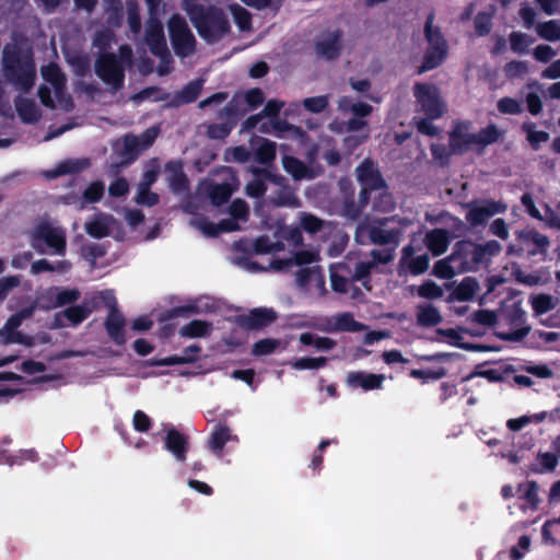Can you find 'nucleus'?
I'll return each mask as SVG.
<instances>
[{"label": "nucleus", "instance_id": "nucleus-21", "mask_svg": "<svg viewBox=\"0 0 560 560\" xmlns=\"http://www.w3.org/2000/svg\"><path fill=\"white\" fill-rule=\"evenodd\" d=\"M451 235L446 229H433L424 236V244L433 256L444 254L450 245Z\"/></svg>", "mask_w": 560, "mask_h": 560}, {"label": "nucleus", "instance_id": "nucleus-24", "mask_svg": "<svg viewBox=\"0 0 560 560\" xmlns=\"http://www.w3.org/2000/svg\"><path fill=\"white\" fill-rule=\"evenodd\" d=\"M203 82L205 81L202 79H196L188 82L179 92L173 96L172 101L170 102V106L177 107L183 104H190L197 101L202 91Z\"/></svg>", "mask_w": 560, "mask_h": 560}, {"label": "nucleus", "instance_id": "nucleus-6", "mask_svg": "<svg viewBox=\"0 0 560 560\" xmlns=\"http://www.w3.org/2000/svg\"><path fill=\"white\" fill-rule=\"evenodd\" d=\"M413 94L421 110L430 119H439L445 112V105L440 96L439 89L433 84L416 83Z\"/></svg>", "mask_w": 560, "mask_h": 560}, {"label": "nucleus", "instance_id": "nucleus-3", "mask_svg": "<svg viewBox=\"0 0 560 560\" xmlns=\"http://www.w3.org/2000/svg\"><path fill=\"white\" fill-rule=\"evenodd\" d=\"M508 433L502 440L490 439L488 446L493 451L492 454L500 457L509 465L515 466L525 458V434L520 433L525 428V415L509 419L506 421Z\"/></svg>", "mask_w": 560, "mask_h": 560}, {"label": "nucleus", "instance_id": "nucleus-38", "mask_svg": "<svg viewBox=\"0 0 560 560\" xmlns=\"http://www.w3.org/2000/svg\"><path fill=\"white\" fill-rule=\"evenodd\" d=\"M92 306L88 305H72L63 311V316L73 325H79L85 320L96 307L95 302Z\"/></svg>", "mask_w": 560, "mask_h": 560}, {"label": "nucleus", "instance_id": "nucleus-48", "mask_svg": "<svg viewBox=\"0 0 560 560\" xmlns=\"http://www.w3.org/2000/svg\"><path fill=\"white\" fill-rule=\"evenodd\" d=\"M105 191V186L101 180H96L91 183L83 191V200L84 203H95L98 202Z\"/></svg>", "mask_w": 560, "mask_h": 560}, {"label": "nucleus", "instance_id": "nucleus-52", "mask_svg": "<svg viewBox=\"0 0 560 560\" xmlns=\"http://www.w3.org/2000/svg\"><path fill=\"white\" fill-rule=\"evenodd\" d=\"M417 294L423 299L435 300L443 296V290L434 281L427 280L418 287Z\"/></svg>", "mask_w": 560, "mask_h": 560}, {"label": "nucleus", "instance_id": "nucleus-9", "mask_svg": "<svg viewBox=\"0 0 560 560\" xmlns=\"http://www.w3.org/2000/svg\"><path fill=\"white\" fill-rule=\"evenodd\" d=\"M278 314L273 308L256 307L247 314H241L235 317L236 324L246 330L264 329L276 322Z\"/></svg>", "mask_w": 560, "mask_h": 560}, {"label": "nucleus", "instance_id": "nucleus-15", "mask_svg": "<svg viewBox=\"0 0 560 560\" xmlns=\"http://www.w3.org/2000/svg\"><path fill=\"white\" fill-rule=\"evenodd\" d=\"M342 50V32L335 30L315 43L316 54L326 60H336Z\"/></svg>", "mask_w": 560, "mask_h": 560}, {"label": "nucleus", "instance_id": "nucleus-47", "mask_svg": "<svg viewBox=\"0 0 560 560\" xmlns=\"http://www.w3.org/2000/svg\"><path fill=\"white\" fill-rule=\"evenodd\" d=\"M532 307L536 315H542L548 313L555 307V301L551 295L548 294H538L532 298L530 300Z\"/></svg>", "mask_w": 560, "mask_h": 560}, {"label": "nucleus", "instance_id": "nucleus-11", "mask_svg": "<svg viewBox=\"0 0 560 560\" xmlns=\"http://www.w3.org/2000/svg\"><path fill=\"white\" fill-rule=\"evenodd\" d=\"M164 448L170 452L176 462L185 463L189 450V438L178 431L175 427L165 430L163 438Z\"/></svg>", "mask_w": 560, "mask_h": 560}, {"label": "nucleus", "instance_id": "nucleus-58", "mask_svg": "<svg viewBox=\"0 0 560 560\" xmlns=\"http://www.w3.org/2000/svg\"><path fill=\"white\" fill-rule=\"evenodd\" d=\"M160 197L148 187H139L136 202L141 206L153 207L159 203Z\"/></svg>", "mask_w": 560, "mask_h": 560}, {"label": "nucleus", "instance_id": "nucleus-64", "mask_svg": "<svg viewBox=\"0 0 560 560\" xmlns=\"http://www.w3.org/2000/svg\"><path fill=\"white\" fill-rule=\"evenodd\" d=\"M498 109L502 114L515 115V114L522 113V107H521L520 102H517L516 100H514L512 97H502L498 102Z\"/></svg>", "mask_w": 560, "mask_h": 560}, {"label": "nucleus", "instance_id": "nucleus-53", "mask_svg": "<svg viewBox=\"0 0 560 560\" xmlns=\"http://www.w3.org/2000/svg\"><path fill=\"white\" fill-rule=\"evenodd\" d=\"M537 32L541 38L547 40L560 39V25L556 21H547L539 23Z\"/></svg>", "mask_w": 560, "mask_h": 560}, {"label": "nucleus", "instance_id": "nucleus-44", "mask_svg": "<svg viewBox=\"0 0 560 560\" xmlns=\"http://www.w3.org/2000/svg\"><path fill=\"white\" fill-rule=\"evenodd\" d=\"M328 362V359L326 357H318V358H312V357H303L299 358L295 361L291 363V366L294 370H315L320 369L325 366Z\"/></svg>", "mask_w": 560, "mask_h": 560}, {"label": "nucleus", "instance_id": "nucleus-31", "mask_svg": "<svg viewBox=\"0 0 560 560\" xmlns=\"http://www.w3.org/2000/svg\"><path fill=\"white\" fill-rule=\"evenodd\" d=\"M91 161L88 158L83 159H69L60 162L52 171L51 176L58 177L67 174H78L89 168Z\"/></svg>", "mask_w": 560, "mask_h": 560}, {"label": "nucleus", "instance_id": "nucleus-30", "mask_svg": "<svg viewBox=\"0 0 560 560\" xmlns=\"http://www.w3.org/2000/svg\"><path fill=\"white\" fill-rule=\"evenodd\" d=\"M434 14L430 13L424 23V36L428 47H439L448 50V45L440 27L433 26Z\"/></svg>", "mask_w": 560, "mask_h": 560}, {"label": "nucleus", "instance_id": "nucleus-46", "mask_svg": "<svg viewBox=\"0 0 560 560\" xmlns=\"http://www.w3.org/2000/svg\"><path fill=\"white\" fill-rule=\"evenodd\" d=\"M280 340L273 338H264L256 341L253 346L252 353L256 357L273 353L280 347Z\"/></svg>", "mask_w": 560, "mask_h": 560}, {"label": "nucleus", "instance_id": "nucleus-19", "mask_svg": "<svg viewBox=\"0 0 560 560\" xmlns=\"http://www.w3.org/2000/svg\"><path fill=\"white\" fill-rule=\"evenodd\" d=\"M165 171L168 173V185L173 192L182 194L189 189V180L184 172L182 161L173 160L167 162Z\"/></svg>", "mask_w": 560, "mask_h": 560}, {"label": "nucleus", "instance_id": "nucleus-45", "mask_svg": "<svg viewBox=\"0 0 560 560\" xmlns=\"http://www.w3.org/2000/svg\"><path fill=\"white\" fill-rule=\"evenodd\" d=\"M430 258L428 254H422L409 259L405 266V273L410 272L412 276L424 273L429 269Z\"/></svg>", "mask_w": 560, "mask_h": 560}, {"label": "nucleus", "instance_id": "nucleus-28", "mask_svg": "<svg viewBox=\"0 0 560 560\" xmlns=\"http://www.w3.org/2000/svg\"><path fill=\"white\" fill-rule=\"evenodd\" d=\"M231 440H237L233 436L226 424H218L208 441L209 448L217 455H221L225 444Z\"/></svg>", "mask_w": 560, "mask_h": 560}, {"label": "nucleus", "instance_id": "nucleus-32", "mask_svg": "<svg viewBox=\"0 0 560 560\" xmlns=\"http://www.w3.org/2000/svg\"><path fill=\"white\" fill-rule=\"evenodd\" d=\"M142 151L140 139L133 135H126L124 137L122 148L119 151V156L122 159L124 164L135 162Z\"/></svg>", "mask_w": 560, "mask_h": 560}, {"label": "nucleus", "instance_id": "nucleus-57", "mask_svg": "<svg viewBox=\"0 0 560 560\" xmlns=\"http://www.w3.org/2000/svg\"><path fill=\"white\" fill-rule=\"evenodd\" d=\"M328 103L329 102L327 95H319L305 98L303 101V106L311 113L319 114L327 108Z\"/></svg>", "mask_w": 560, "mask_h": 560}, {"label": "nucleus", "instance_id": "nucleus-42", "mask_svg": "<svg viewBox=\"0 0 560 560\" xmlns=\"http://www.w3.org/2000/svg\"><path fill=\"white\" fill-rule=\"evenodd\" d=\"M500 137V132L495 125H489L482 128L479 132L472 133L470 140L474 141V144L478 145H488L498 141Z\"/></svg>", "mask_w": 560, "mask_h": 560}, {"label": "nucleus", "instance_id": "nucleus-54", "mask_svg": "<svg viewBox=\"0 0 560 560\" xmlns=\"http://www.w3.org/2000/svg\"><path fill=\"white\" fill-rule=\"evenodd\" d=\"M233 130L230 124L225 122H213L207 126V137L213 140L225 139Z\"/></svg>", "mask_w": 560, "mask_h": 560}, {"label": "nucleus", "instance_id": "nucleus-17", "mask_svg": "<svg viewBox=\"0 0 560 560\" xmlns=\"http://www.w3.org/2000/svg\"><path fill=\"white\" fill-rule=\"evenodd\" d=\"M104 326L107 335L114 341L115 345L124 346L126 343V318L119 310L108 311Z\"/></svg>", "mask_w": 560, "mask_h": 560}, {"label": "nucleus", "instance_id": "nucleus-27", "mask_svg": "<svg viewBox=\"0 0 560 560\" xmlns=\"http://www.w3.org/2000/svg\"><path fill=\"white\" fill-rule=\"evenodd\" d=\"M401 232L399 229L386 230L381 226H371L369 238L375 245H398Z\"/></svg>", "mask_w": 560, "mask_h": 560}, {"label": "nucleus", "instance_id": "nucleus-23", "mask_svg": "<svg viewBox=\"0 0 560 560\" xmlns=\"http://www.w3.org/2000/svg\"><path fill=\"white\" fill-rule=\"evenodd\" d=\"M14 105L20 119L25 124H36L42 117V112L33 98L18 96Z\"/></svg>", "mask_w": 560, "mask_h": 560}, {"label": "nucleus", "instance_id": "nucleus-1", "mask_svg": "<svg viewBox=\"0 0 560 560\" xmlns=\"http://www.w3.org/2000/svg\"><path fill=\"white\" fill-rule=\"evenodd\" d=\"M184 9L199 36L208 44L220 42L231 32L225 12L217 5H203L192 0H186Z\"/></svg>", "mask_w": 560, "mask_h": 560}, {"label": "nucleus", "instance_id": "nucleus-60", "mask_svg": "<svg viewBox=\"0 0 560 560\" xmlns=\"http://www.w3.org/2000/svg\"><path fill=\"white\" fill-rule=\"evenodd\" d=\"M229 212L234 219L246 221L248 219L249 208L244 200L234 199L230 205Z\"/></svg>", "mask_w": 560, "mask_h": 560}, {"label": "nucleus", "instance_id": "nucleus-59", "mask_svg": "<svg viewBox=\"0 0 560 560\" xmlns=\"http://www.w3.org/2000/svg\"><path fill=\"white\" fill-rule=\"evenodd\" d=\"M471 320L482 326H494L498 316L491 310H478L471 314Z\"/></svg>", "mask_w": 560, "mask_h": 560}, {"label": "nucleus", "instance_id": "nucleus-43", "mask_svg": "<svg viewBox=\"0 0 560 560\" xmlns=\"http://www.w3.org/2000/svg\"><path fill=\"white\" fill-rule=\"evenodd\" d=\"M70 262L68 260H60L56 265L51 264L45 258L34 261L31 266V272L38 275L44 271H67L70 269Z\"/></svg>", "mask_w": 560, "mask_h": 560}, {"label": "nucleus", "instance_id": "nucleus-2", "mask_svg": "<svg viewBox=\"0 0 560 560\" xmlns=\"http://www.w3.org/2000/svg\"><path fill=\"white\" fill-rule=\"evenodd\" d=\"M2 67L5 79L15 88L28 92L34 86L36 67L31 49L23 50L7 44L2 51Z\"/></svg>", "mask_w": 560, "mask_h": 560}, {"label": "nucleus", "instance_id": "nucleus-14", "mask_svg": "<svg viewBox=\"0 0 560 560\" xmlns=\"http://www.w3.org/2000/svg\"><path fill=\"white\" fill-rule=\"evenodd\" d=\"M254 179L247 183L245 187V192L250 198H260L267 191L266 180L280 184L283 179L282 176L275 174L268 168H254L253 170Z\"/></svg>", "mask_w": 560, "mask_h": 560}, {"label": "nucleus", "instance_id": "nucleus-8", "mask_svg": "<svg viewBox=\"0 0 560 560\" xmlns=\"http://www.w3.org/2000/svg\"><path fill=\"white\" fill-rule=\"evenodd\" d=\"M144 40L153 56L160 58L163 63L172 62V56L166 45L163 25L156 16L149 18Z\"/></svg>", "mask_w": 560, "mask_h": 560}, {"label": "nucleus", "instance_id": "nucleus-63", "mask_svg": "<svg viewBox=\"0 0 560 560\" xmlns=\"http://www.w3.org/2000/svg\"><path fill=\"white\" fill-rule=\"evenodd\" d=\"M80 299L78 289H62L56 295V306H63L77 302Z\"/></svg>", "mask_w": 560, "mask_h": 560}, {"label": "nucleus", "instance_id": "nucleus-56", "mask_svg": "<svg viewBox=\"0 0 560 560\" xmlns=\"http://www.w3.org/2000/svg\"><path fill=\"white\" fill-rule=\"evenodd\" d=\"M234 21L241 31H248L252 28V14L241 5L232 7Z\"/></svg>", "mask_w": 560, "mask_h": 560}, {"label": "nucleus", "instance_id": "nucleus-36", "mask_svg": "<svg viewBox=\"0 0 560 560\" xmlns=\"http://www.w3.org/2000/svg\"><path fill=\"white\" fill-rule=\"evenodd\" d=\"M471 242L458 241L453 247V252L450 255V259H453L455 264H463L464 272L470 269L471 259Z\"/></svg>", "mask_w": 560, "mask_h": 560}, {"label": "nucleus", "instance_id": "nucleus-20", "mask_svg": "<svg viewBox=\"0 0 560 560\" xmlns=\"http://www.w3.org/2000/svg\"><path fill=\"white\" fill-rule=\"evenodd\" d=\"M384 378L385 377L383 374H373L358 371L350 372L348 374L347 383L352 388L361 387L366 392L381 388Z\"/></svg>", "mask_w": 560, "mask_h": 560}, {"label": "nucleus", "instance_id": "nucleus-37", "mask_svg": "<svg viewBox=\"0 0 560 560\" xmlns=\"http://www.w3.org/2000/svg\"><path fill=\"white\" fill-rule=\"evenodd\" d=\"M277 154V147L273 141H270L265 138L259 139V145L255 150V160L259 164H270Z\"/></svg>", "mask_w": 560, "mask_h": 560}, {"label": "nucleus", "instance_id": "nucleus-12", "mask_svg": "<svg viewBox=\"0 0 560 560\" xmlns=\"http://www.w3.org/2000/svg\"><path fill=\"white\" fill-rule=\"evenodd\" d=\"M357 178L361 186L374 190L387 189V184L383 178L380 170L375 166L371 159L363 160L357 166Z\"/></svg>", "mask_w": 560, "mask_h": 560}, {"label": "nucleus", "instance_id": "nucleus-22", "mask_svg": "<svg viewBox=\"0 0 560 560\" xmlns=\"http://www.w3.org/2000/svg\"><path fill=\"white\" fill-rule=\"evenodd\" d=\"M114 221L113 217L105 213L95 214L90 221L84 224L86 234L93 238H104L112 232L110 223Z\"/></svg>", "mask_w": 560, "mask_h": 560}, {"label": "nucleus", "instance_id": "nucleus-16", "mask_svg": "<svg viewBox=\"0 0 560 560\" xmlns=\"http://www.w3.org/2000/svg\"><path fill=\"white\" fill-rule=\"evenodd\" d=\"M469 121H457L448 135V147L454 154H462L469 150L474 141L470 140L471 135L468 130Z\"/></svg>", "mask_w": 560, "mask_h": 560}, {"label": "nucleus", "instance_id": "nucleus-34", "mask_svg": "<svg viewBox=\"0 0 560 560\" xmlns=\"http://www.w3.org/2000/svg\"><path fill=\"white\" fill-rule=\"evenodd\" d=\"M478 289V281L472 277H466L457 284L452 295L457 301L467 302L475 296Z\"/></svg>", "mask_w": 560, "mask_h": 560}, {"label": "nucleus", "instance_id": "nucleus-26", "mask_svg": "<svg viewBox=\"0 0 560 560\" xmlns=\"http://www.w3.org/2000/svg\"><path fill=\"white\" fill-rule=\"evenodd\" d=\"M448 50L439 47H428L421 65L418 67L416 73L422 74L430 70L438 68L447 57Z\"/></svg>", "mask_w": 560, "mask_h": 560}, {"label": "nucleus", "instance_id": "nucleus-40", "mask_svg": "<svg viewBox=\"0 0 560 560\" xmlns=\"http://www.w3.org/2000/svg\"><path fill=\"white\" fill-rule=\"evenodd\" d=\"M232 188L229 184H212L208 188V196L214 206H222L229 201L232 196Z\"/></svg>", "mask_w": 560, "mask_h": 560}, {"label": "nucleus", "instance_id": "nucleus-5", "mask_svg": "<svg viewBox=\"0 0 560 560\" xmlns=\"http://www.w3.org/2000/svg\"><path fill=\"white\" fill-rule=\"evenodd\" d=\"M95 74L114 90L121 89L125 81V69L121 60L114 52H102L94 65Z\"/></svg>", "mask_w": 560, "mask_h": 560}, {"label": "nucleus", "instance_id": "nucleus-13", "mask_svg": "<svg viewBox=\"0 0 560 560\" xmlns=\"http://www.w3.org/2000/svg\"><path fill=\"white\" fill-rule=\"evenodd\" d=\"M364 328L365 326L355 320L352 313L349 312L338 313L332 317H326L320 327L325 332H358L362 331Z\"/></svg>", "mask_w": 560, "mask_h": 560}, {"label": "nucleus", "instance_id": "nucleus-29", "mask_svg": "<svg viewBox=\"0 0 560 560\" xmlns=\"http://www.w3.org/2000/svg\"><path fill=\"white\" fill-rule=\"evenodd\" d=\"M417 323L422 327H434L442 322L440 311L432 304H420L417 306Z\"/></svg>", "mask_w": 560, "mask_h": 560}, {"label": "nucleus", "instance_id": "nucleus-41", "mask_svg": "<svg viewBox=\"0 0 560 560\" xmlns=\"http://www.w3.org/2000/svg\"><path fill=\"white\" fill-rule=\"evenodd\" d=\"M372 262L366 261H359L354 266V271L351 276L352 282H361L362 285L370 291L371 290V273L373 270Z\"/></svg>", "mask_w": 560, "mask_h": 560}, {"label": "nucleus", "instance_id": "nucleus-55", "mask_svg": "<svg viewBox=\"0 0 560 560\" xmlns=\"http://www.w3.org/2000/svg\"><path fill=\"white\" fill-rule=\"evenodd\" d=\"M475 32L478 36H486L491 32V15L487 12H478L474 19Z\"/></svg>", "mask_w": 560, "mask_h": 560}, {"label": "nucleus", "instance_id": "nucleus-4", "mask_svg": "<svg viewBox=\"0 0 560 560\" xmlns=\"http://www.w3.org/2000/svg\"><path fill=\"white\" fill-rule=\"evenodd\" d=\"M171 45L176 56L187 58L195 54L197 40L186 20L174 13L167 22Z\"/></svg>", "mask_w": 560, "mask_h": 560}, {"label": "nucleus", "instance_id": "nucleus-61", "mask_svg": "<svg viewBox=\"0 0 560 560\" xmlns=\"http://www.w3.org/2000/svg\"><path fill=\"white\" fill-rule=\"evenodd\" d=\"M243 96L248 110L256 109L265 101L264 92L259 88L248 90Z\"/></svg>", "mask_w": 560, "mask_h": 560}, {"label": "nucleus", "instance_id": "nucleus-33", "mask_svg": "<svg viewBox=\"0 0 560 560\" xmlns=\"http://www.w3.org/2000/svg\"><path fill=\"white\" fill-rule=\"evenodd\" d=\"M462 272H464L463 264H455L453 259H450V255L444 259L438 260L432 270V273L440 279H451L456 273Z\"/></svg>", "mask_w": 560, "mask_h": 560}, {"label": "nucleus", "instance_id": "nucleus-49", "mask_svg": "<svg viewBox=\"0 0 560 560\" xmlns=\"http://www.w3.org/2000/svg\"><path fill=\"white\" fill-rule=\"evenodd\" d=\"M127 22L131 33L139 34L141 31V16L137 2H128L127 4Z\"/></svg>", "mask_w": 560, "mask_h": 560}, {"label": "nucleus", "instance_id": "nucleus-35", "mask_svg": "<svg viewBox=\"0 0 560 560\" xmlns=\"http://www.w3.org/2000/svg\"><path fill=\"white\" fill-rule=\"evenodd\" d=\"M212 324L201 319H194L179 329L182 337L186 338H200L210 334Z\"/></svg>", "mask_w": 560, "mask_h": 560}, {"label": "nucleus", "instance_id": "nucleus-10", "mask_svg": "<svg viewBox=\"0 0 560 560\" xmlns=\"http://www.w3.org/2000/svg\"><path fill=\"white\" fill-rule=\"evenodd\" d=\"M467 207L466 220L472 226L486 224L491 217L504 212L506 209L504 205L494 200H486L481 203L471 202Z\"/></svg>", "mask_w": 560, "mask_h": 560}, {"label": "nucleus", "instance_id": "nucleus-25", "mask_svg": "<svg viewBox=\"0 0 560 560\" xmlns=\"http://www.w3.org/2000/svg\"><path fill=\"white\" fill-rule=\"evenodd\" d=\"M282 166L294 180H301L304 178L311 179L314 177L312 170L303 161L295 156H283Z\"/></svg>", "mask_w": 560, "mask_h": 560}, {"label": "nucleus", "instance_id": "nucleus-51", "mask_svg": "<svg viewBox=\"0 0 560 560\" xmlns=\"http://www.w3.org/2000/svg\"><path fill=\"white\" fill-rule=\"evenodd\" d=\"M410 377L421 380L422 383H425L428 380H441L447 375V370L445 368H439L436 370H419L412 369L409 373Z\"/></svg>", "mask_w": 560, "mask_h": 560}, {"label": "nucleus", "instance_id": "nucleus-62", "mask_svg": "<svg viewBox=\"0 0 560 560\" xmlns=\"http://www.w3.org/2000/svg\"><path fill=\"white\" fill-rule=\"evenodd\" d=\"M133 429L140 433L148 432L152 427L151 418L142 410H137L132 417Z\"/></svg>", "mask_w": 560, "mask_h": 560}, {"label": "nucleus", "instance_id": "nucleus-50", "mask_svg": "<svg viewBox=\"0 0 560 560\" xmlns=\"http://www.w3.org/2000/svg\"><path fill=\"white\" fill-rule=\"evenodd\" d=\"M199 312V308L197 305L189 304V305H182V306H175L171 310H167L161 315V320H171L176 317H187L191 314H197Z\"/></svg>", "mask_w": 560, "mask_h": 560}, {"label": "nucleus", "instance_id": "nucleus-39", "mask_svg": "<svg viewBox=\"0 0 560 560\" xmlns=\"http://www.w3.org/2000/svg\"><path fill=\"white\" fill-rule=\"evenodd\" d=\"M300 342L304 346H314L317 350L329 351L337 346V341L329 337H318L312 332H304L300 336Z\"/></svg>", "mask_w": 560, "mask_h": 560}, {"label": "nucleus", "instance_id": "nucleus-18", "mask_svg": "<svg viewBox=\"0 0 560 560\" xmlns=\"http://www.w3.org/2000/svg\"><path fill=\"white\" fill-rule=\"evenodd\" d=\"M201 347L198 345H190L184 349L183 355H170L165 358H154L151 360L150 365L152 366H173L188 363H195L199 359Z\"/></svg>", "mask_w": 560, "mask_h": 560}, {"label": "nucleus", "instance_id": "nucleus-7", "mask_svg": "<svg viewBox=\"0 0 560 560\" xmlns=\"http://www.w3.org/2000/svg\"><path fill=\"white\" fill-rule=\"evenodd\" d=\"M43 242L49 248L54 249L57 255H65L67 248L66 233L61 228H56L49 222H42L35 226L32 233V243L38 253H43L38 248L37 243Z\"/></svg>", "mask_w": 560, "mask_h": 560}]
</instances>
